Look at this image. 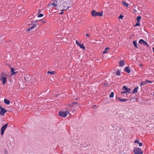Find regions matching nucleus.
Segmentation results:
<instances>
[{
    "label": "nucleus",
    "mask_w": 154,
    "mask_h": 154,
    "mask_svg": "<svg viewBox=\"0 0 154 154\" xmlns=\"http://www.w3.org/2000/svg\"><path fill=\"white\" fill-rule=\"evenodd\" d=\"M118 100H119L120 102H125L127 101H128V100L125 99H124V98L121 99L120 98H118Z\"/></svg>",
    "instance_id": "obj_21"
},
{
    "label": "nucleus",
    "mask_w": 154,
    "mask_h": 154,
    "mask_svg": "<svg viewBox=\"0 0 154 154\" xmlns=\"http://www.w3.org/2000/svg\"><path fill=\"white\" fill-rule=\"evenodd\" d=\"M11 72H12V74L11 75V76H12L13 75H15V74L17 72H15L14 69L13 68H11Z\"/></svg>",
    "instance_id": "obj_20"
},
{
    "label": "nucleus",
    "mask_w": 154,
    "mask_h": 154,
    "mask_svg": "<svg viewBox=\"0 0 154 154\" xmlns=\"http://www.w3.org/2000/svg\"><path fill=\"white\" fill-rule=\"evenodd\" d=\"M70 4V2L69 0H63V2L61 4V8H60L61 11H66L70 6H69Z\"/></svg>",
    "instance_id": "obj_1"
},
{
    "label": "nucleus",
    "mask_w": 154,
    "mask_h": 154,
    "mask_svg": "<svg viewBox=\"0 0 154 154\" xmlns=\"http://www.w3.org/2000/svg\"><path fill=\"white\" fill-rule=\"evenodd\" d=\"M125 71L128 73H130L131 72V70L128 67H126L124 69Z\"/></svg>",
    "instance_id": "obj_17"
},
{
    "label": "nucleus",
    "mask_w": 154,
    "mask_h": 154,
    "mask_svg": "<svg viewBox=\"0 0 154 154\" xmlns=\"http://www.w3.org/2000/svg\"><path fill=\"white\" fill-rule=\"evenodd\" d=\"M133 43L134 47H135V48H138L137 46V42L136 41H135V40L133 41Z\"/></svg>",
    "instance_id": "obj_23"
},
{
    "label": "nucleus",
    "mask_w": 154,
    "mask_h": 154,
    "mask_svg": "<svg viewBox=\"0 0 154 154\" xmlns=\"http://www.w3.org/2000/svg\"><path fill=\"white\" fill-rule=\"evenodd\" d=\"M61 23L62 24H66L67 22V19L66 18H63L61 21Z\"/></svg>",
    "instance_id": "obj_16"
},
{
    "label": "nucleus",
    "mask_w": 154,
    "mask_h": 154,
    "mask_svg": "<svg viewBox=\"0 0 154 154\" xmlns=\"http://www.w3.org/2000/svg\"><path fill=\"white\" fill-rule=\"evenodd\" d=\"M7 75L6 74H4L3 73H2L0 80L2 82L3 85H4L7 82Z\"/></svg>",
    "instance_id": "obj_3"
},
{
    "label": "nucleus",
    "mask_w": 154,
    "mask_h": 154,
    "mask_svg": "<svg viewBox=\"0 0 154 154\" xmlns=\"http://www.w3.org/2000/svg\"><path fill=\"white\" fill-rule=\"evenodd\" d=\"M123 16L122 15H120L119 17V18H120L121 19H122L123 17Z\"/></svg>",
    "instance_id": "obj_33"
},
{
    "label": "nucleus",
    "mask_w": 154,
    "mask_h": 154,
    "mask_svg": "<svg viewBox=\"0 0 154 154\" xmlns=\"http://www.w3.org/2000/svg\"><path fill=\"white\" fill-rule=\"evenodd\" d=\"M58 115L60 116L65 118L67 116V112L66 111H60L59 112Z\"/></svg>",
    "instance_id": "obj_6"
},
{
    "label": "nucleus",
    "mask_w": 154,
    "mask_h": 154,
    "mask_svg": "<svg viewBox=\"0 0 154 154\" xmlns=\"http://www.w3.org/2000/svg\"><path fill=\"white\" fill-rule=\"evenodd\" d=\"M62 0H55L52 3V5L54 7L58 6L60 8L61 5V2Z\"/></svg>",
    "instance_id": "obj_5"
},
{
    "label": "nucleus",
    "mask_w": 154,
    "mask_h": 154,
    "mask_svg": "<svg viewBox=\"0 0 154 154\" xmlns=\"http://www.w3.org/2000/svg\"><path fill=\"white\" fill-rule=\"evenodd\" d=\"M134 152L135 154H143V152L140 148H135L134 149Z\"/></svg>",
    "instance_id": "obj_7"
},
{
    "label": "nucleus",
    "mask_w": 154,
    "mask_h": 154,
    "mask_svg": "<svg viewBox=\"0 0 154 154\" xmlns=\"http://www.w3.org/2000/svg\"><path fill=\"white\" fill-rule=\"evenodd\" d=\"M149 83H152V82L148 80H146L145 81L142 82L140 83V86H141L142 85H146Z\"/></svg>",
    "instance_id": "obj_14"
},
{
    "label": "nucleus",
    "mask_w": 154,
    "mask_h": 154,
    "mask_svg": "<svg viewBox=\"0 0 154 154\" xmlns=\"http://www.w3.org/2000/svg\"><path fill=\"white\" fill-rule=\"evenodd\" d=\"M132 99H131V100H130V101H131V100Z\"/></svg>",
    "instance_id": "obj_42"
},
{
    "label": "nucleus",
    "mask_w": 154,
    "mask_h": 154,
    "mask_svg": "<svg viewBox=\"0 0 154 154\" xmlns=\"http://www.w3.org/2000/svg\"><path fill=\"white\" fill-rule=\"evenodd\" d=\"M86 35V36H87V37H89L90 36L89 34H88V33H87Z\"/></svg>",
    "instance_id": "obj_38"
},
{
    "label": "nucleus",
    "mask_w": 154,
    "mask_h": 154,
    "mask_svg": "<svg viewBox=\"0 0 154 154\" xmlns=\"http://www.w3.org/2000/svg\"><path fill=\"white\" fill-rule=\"evenodd\" d=\"M6 112H7V111L5 109L0 106V115H4Z\"/></svg>",
    "instance_id": "obj_10"
},
{
    "label": "nucleus",
    "mask_w": 154,
    "mask_h": 154,
    "mask_svg": "<svg viewBox=\"0 0 154 154\" xmlns=\"http://www.w3.org/2000/svg\"><path fill=\"white\" fill-rule=\"evenodd\" d=\"M91 15L93 17H96L97 16H99L100 17H102L103 16V12H97L94 10H93L91 12Z\"/></svg>",
    "instance_id": "obj_2"
},
{
    "label": "nucleus",
    "mask_w": 154,
    "mask_h": 154,
    "mask_svg": "<svg viewBox=\"0 0 154 154\" xmlns=\"http://www.w3.org/2000/svg\"><path fill=\"white\" fill-rule=\"evenodd\" d=\"M43 16V14H40L39 15H38V17H42Z\"/></svg>",
    "instance_id": "obj_32"
},
{
    "label": "nucleus",
    "mask_w": 154,
    "mask_h": 154,
    "mask_svg": "<svg viewBox=\"0 0 154 154\" xmlns=\"http://www.w3.org/2000/svg\"><path fill=\"white\" fill-rule=\"evenodd\" d=\"M125 65V63L123 60H121L119 63V66H122Z\"/></svg>",
    "instance_id": "obj_15"
},
{
    "label": "nucleus",
    "mask_w": 154,
    "mask_h": 154,
    "mask_svg": "<svg viewBox=\"0 0 154 154\" xmlns=\"http://www.w3.org/2000/svg\"><path fill=\"white\" fill-rule=\"evenodd\" d=\"M127 93V92H126V91H122L121 92V94H125V93Z\"/></svg>",
    "instance_id": "obj_35"
},
{
    "label": "nucleus",
    "mask_w": 154,
    "mask_h": 154,
    "mask_svg": "<svg viewBox=\"0 0 154 154\" xmlns=\"http://www.w3.org/2000/svg\"><path fill=\"white\" fill-rule=\"evenodd\" d=\"M107 53V51H104L103 52V54H105V53Z\"/></svg>",
    "instance_id": "obj_36"
},
{
    "label": "nucleus",
    "mask_w": 154,
    "mask_h": 154,
    "mask_svg": "<svg viewBox=\"0 0 154 154\" xmlns=\"http://www.w3.org/2000/svg\"><path fill=\"white\" fill-rule=\"evenodd\" d=\"M4 102L5 103H6L8 105H9L10 103V101L9 100H8L6 99H5L4 100Z\"/></svg>",
    "instance_id": "obj_22"
},
{
    "label": "nucleus",
    "mask_w": 154,
    "mask_h": 154,
    "mask_svg": "<svg viewBox=\"0 0 154 154\" xmlns=\"http://www.w3.org/2000/svg\"><path fill=\"white\" fill-rule=\"evenodd\" d=\"M131 91V89L130 88H127L126 92L127 93H129Z\"/></svg>",
    "instance_id": "obj_31"
},
{
    "label": "nucleus",
    "mask_w": 154,
    "mask_h": 154,
    "mask_svg": "<svg viewBox=\"0 0 154 154\" xmlns=\"http://www.w3.org/2000/svg\"><path fill=\"white\" fill-rule=\"evenodd\" d=\"M116 74L117 75H120L121 74L120 71L119 70L117 71L116 72Z\"/></svg>",
    "instance_id": "obj_25"
},
{
    "label": "nucleus",
    "mask_w": 154,
    "mask_h": 154,
    "mask_svg": "<svg viewBox=\"0 0 154 154\" xmlns=\"http://www.w3.org/2000/svg\"><path fill=\"white\" fill-rule=\"evenodd\" d=\"M141 19V17L140 16H138L136 18V20L137 21V23L135 25V26H140V21Z\"/></svg>",
    "instance_id": "obj_9"
},
{
    "label": "nucleus",
    "mask_w": 154,
    "mask_h": 154,
    "mask_svg": "<svg viewBox=\"0 0 154 154\" xmlns=\"http://www.w3.org/2000/svg\"><path fill=\"white\" fill-rule=\"evenodd\" d=\"M152 50H153V52H154V48H152Z\"/></svg>",
    "instance_id": "obj_40"
},
{
    "label": "nucleus",
    "mask_w": 154,
    "mask_h": 154,
    "mask_svg": "<svg viewBox=\"0 0 154 154\" xmlns=\"http://www.w3.org/2000/svg\"><path fill=\"white\" fill-rule=\"evenodd\" d=\"M8 125V124H6L4 125L1 128V134L3 135L4 133V132L7 128Z\"/></svg>",
    "instance_id": "obj_8"
},
{
    "label": "nucleus",
    "mask_w": 154,
    "mask_h": 154,
    "mask_svg": "<svg viewBox=\"0 0 154 154\" xmlns=\"http://www.w3.org/2000/svg\"><path fill=\"white\" fill-rule=\"evenodd\" d=\"M122 3L123 4V5H124L127 7H128V6L129 5L126 2H122Z\"/></svg>",
    "instance_id": "obj_27"
},
{
    "label": "nucleus",
    "mask_w": 154,
    "mask_h": 154,
    "mask_svg": "<svg viewBox=\"0 0 154 154\" xmlns=\"http://www.w3.org/2000/svg\"><path fill=\"white\" fill-rule=\"evenodd\" d=\"M37 25V24H36V23H35L33 24L32 25V26L31 27L33 29L36 27Z\"/></svg>",
    "instance_id": "obj_29"
},
{
    "label": "nucleus",
    "mask_w": 154,
    "mask_h": 154,
    "mask_svg": "<svg viewBox=\"0 0 154 154\" xmlns=\"http://www.w3.org/2000/svg\"><path fill=\"white\" fill-rule=\"evenodd\" d=\"M109 49V48L107 47V48H105V50L106 51H107V50H108Z\"/></svg>",
    "instance_id": "obj_37"
},
{
    "label": "nucleus",
    "mask_w": 154,
    "mask_h": 154,
    "mask_svg": "<svg viewBox=\"0 0 154 154\" xmlns=\"http://www.w3.org/2000/svg\"><path fill=\"white\" fill-rule=\"evenodd\" d=\"M114 96V93L113 92H112L109 95V97L110 98L113 97Z\"/></svg>",
    "instance_id": "obj_26"
},
{
    "label": "nucleus",
    "mask_w": 154,
    "mask_h": 154,
    "mask_svg": "<svg viewBox=\"0 0 154 154\" xmlns=\"http://www.w3.org/2000/svg\"><path fill=\"white\" fill-rule=\"evenodd\" d=\"M127 88V87H126L125 86H124L122 88V91H126V90Z\"/></svg>",
    "instance_id": "obj_28"
},
{
    "label": "nucleus",
    "mask_w": 154,
    "mask_h": 154,
    "mask_svg": "<svg viewBox=\"0 0 154 154\" xmlns=\"http://www.w3.org/2000/svg\"><path fill=\"white\" fill-rule=\"evenodd\" d=\"M66 109L67 112L70 115V114L69 112H72L73 113H74L76 111L75 109L73 108L71 104L68 105L66 107Z\"/></svg>",
    "instance_id": "obj_4"
},
{
    "label": "nucleus",
    "mask_w": 154,
    "mask_h": 154,
    "mask_svg": "<svg viewBox=\"0 0 154 154\" xmlns=\"http://www.w3.org/2000/svg\"><path fill=\"white\" fill-rule=\"evenodd\" d=\"M80 42L79 43L77 40L76 41L75 43L76 45L79 46L80 48L84 49H85V47L84 46L83 44H80Z\"/></svg>",
    "instance_id": "obj_13"
},
{
    "label": "nucleus",
    "mask_w": 154,
    "mask_h": 154,
    "mask_svg": "<svg viewBox=\"0 0 154 154\" xmlns=\"http://www.w3.org/2000/svg\"><path fill=\"white\" fill-rule=\"evenodd\" d=\"M33 29L32 28V27H31L26 30V31L29 32Z\"/></svg>",
    "instance_id": "obj_30"
},
{
    "label": "nucleus",
    "mask_w": 154,
    "mask_h": 154,
    "mask_svg": "<svg viewBox=\"0 0 154 154\" xmlns=\"http://www.w3.org/2000/svg\"><path fill=\"white\" fill-rule=\"evenodd\" d=\"M47 73L48 74H50L52 75H55V74L56 72L54 71H53L52 72L48 71L47 72Z\"/></svg>",
    "instance_id": "obj_24"
},
{
    "label": "nucleus",
    "mask_w": 154,
    "mask_h": 154,
    "mask_svg": "<svg viewBox=\"0 0 154 154\" xmlns=\"http://www.w3.org/2000/svg\"><path fill=\"white\" fill-rule=\"evenodd\" d=\"M139 43L141 44H143L144 45H146L148 47H149V45L147 44V43L144 41V40H143V39H140L139 41Z\"/></svg>",
    "instance_id": "obj_12"
},
{
    "label": "nucleus",
    "mask_w": 154,
    "mask_h": 154,
    "mask_svg": "<svg viewBox=\"0 0 154 154\" xmlns=\"http://www.w3.org/2000/svg\"><path fill=\"white\" fill-rule=\"evenodd\" d=\"M59 14H63V13L62 12H61Z\"/></svg>",
    "instance_id": "obj_39"
},
{
    "label": "nucleus",
    "mask_w": 154,
    "mask_h": 154,
    "mask_svg": "<svg viewBox=\"0 0 154 154\" xmlns=\"http://www.w3.org/2000/svg\"><path fill=\"white\" fill-rule=\"evenodd\" d=\"M134 142L135 143H137L140 146H142L143 145L142 143L139 142V141L138 140H135Z\"/></svg>",
    "instance_id": "obj_19"
},
{
    "label": "nucleus",
    "mask_w": 154,
    "mask_h": 154,
    "mask_svg": "<svg viewBox=\"0 0 154 154\" xmlns=\"http://www.w3.org/2000/svg\"><path fill=\"white\" fill-rule=\"evenodd\" d=\"M71 105L73 107V108L75 109L76 108H79L80 106L79 104L77 103H72Z\"/></svg>",
    "instance_id": "obj_11"
},
{
    "label": "nucleus",
    "mask_w": 154,
    "mask_h": 154,
    "mask_svg": "<svg viewBox=\"0 0 154 154\" xmlns=\"http://www.w3.org/2000/svg\"><path fill=\"white\" fill-rule=\"evenodd\" d=\"M153 93H154V92H153Z\"/></svg>",
    "instance_id": "obj_43"
},
{
    "label": "nucleus",
    "mask_w": 154,
    "mask_h": 154,
    "mask_svg": "<svg viewBox=\"0 0 154 154\" xmlns=\"http://www.w3.org/2000/svg\"><path fill=\"white\" fill-rule=\"evenodd\" d=\"M138 87H136L134 88V89L132 91V93L133 94L135 93H136L138 92Z\"/></svg>",
    "instance_id": "obj_18"
},
{
    "label": "nucleus",
    "mask_w": 154,
    "mask_h": 154,
    "mask_svg": "<svg viewBox=\"0 0 154 154\" xmlns=\"http://www.w3.org/2000/svg\"><path fill=\"white\" fill-rule=\"evenodd\" d=\"M39 21H41V22H42V23H45L46 22V21L45 20H40Z\"/></svg>",
    "instance_id": "obj_34"
},
{
    "label": "nucleus",
    "mask_w": 154,
    "mask_h": 154,
    "mask_svg": "<svg viewBox=\"0 0 154 154\" xmlns=\"http://www.w3.org/2000/svg\"><path fill=\"white\" fill-rule=\"evenodd\" d=\"M96 106H97L96 105H95V106H93V107H96Z\"/></svg>",
    "instance_id": "obj_41"
}]
</instances>
